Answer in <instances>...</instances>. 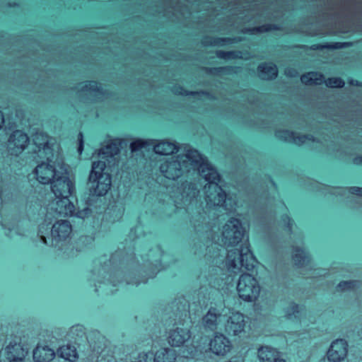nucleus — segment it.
Returning <instances> with one entry per match:
<instances>
[{
	"label": "nucleus",
	"instance_id": "27",
	"mask_svg": "<svg viewBox=\"0 0 362 362\" xmlns=\"http://www.w3.org/2000/svg\"><path fill=\"white\" fill-rule=\"evenodd\" d=\"M344 84V81L338 78H329L326 81V85L331 88L342 87Z\"/></svg>",
	"mask_w": 362,
	"mask_h": 362
},
{
	"label": "nucleus",
	"instance_id": "10",
	"mask_svg": "<svg viewBox=\"0 0 362 362\" xmlns=\"http://www.w3.org/2000/svg\"><path fill=\"white\" fill-rule=\"evenodd\" d=\"M232 349L230 339L223 334L216 333L209 343V350L218 356H226Z\"/></svg>",
	"mask_w": 362,
	"mask_h": 362
},
{
	"label": "nucleus",
	"instance_id": "23",
	"mask_svg": "<svg viewBox=\"0 0 362 362\" xmlns=\"http://www.w3.org/2000/svg\"><path fill=\"white\" fill-rule=\"evenodd\" d=\"M175 353L167 348L158 350L155 354L154 362H175Z\"/></svg>",
	"mask_w": 362,
	"mask_h": 362
},
{
	"label": "nucleus",
	"instance_id": "15",
	"mask_svg": "<svg viewBox=\"0 0 362 362\" xmlns=\"http://www.w3.org/2000/svg\"><path fill=\"white\" fill-rule=\"evenodd\" d=\"M196 167L198 168L200 174L209 182V184L217 183L216 181L219 180V175L216 170L202 156L199 162L194 163L192 168Z\"/></svg>",
	"mask_w": 362,
	"mask_h": 362
},
{
	"label": "nucleus",
	"instance_id": "5",
	"mask_svg": "<svg viewBox=\"0 0 362 362\" xmlns=\"http://www.w3.org/2000/svg\"><path fill=\"white\" fill-rule=\"evenodd\" d=\"M33 140L37 148L35 152L40 158L51 156L59 160V154H62V153L55 139L49 137L42 132H37L33 135Z\"/></svg>",
	"mask_w": 362,
	"mask_h": 362
},
{
	"label": "nucleus",
	"instance_id": "34",
	"mask_svg": "<svg viewBox=\"0 0 362 362\" xmlns=\"http://www.w3.org/2000/svg\"><path fill=\"white\" fill-rule=\"evenodd\" d=\"M354 163H356V164H362V157L355 158L354 159Z\"/></svg>",
	"mask_w": 362,
	"mask_h": 362
},
{
	"label": "nucleus",
	"instance_id": "7",
	"mask_svg": "<svg viewBox=\"0 0 362 362\" xmlns=\"http://www.w3.org/2000/svg\"><path fill=\"white\" fill-rule=\"evenodd\" d=\"M255 259L250 252L242 253L239 250H230L227 255L228 269L234 273L240 272L243 269L250 270L254 267Z\"/></svg>",
	"mask_w": 362,
	"mask_h": 362
},
{
	"label": "nucleus",
	"instance_id": "13",
	"mask_svg": "<svg viewBox=\"0 0 362 362\" xmlns=\"http://www.w3.org/2000/svg\"><path fill=\"white\" fill-rule=\"evenodd\" d=\"M206 194V202L209 206H222L226 195L217 183L208 184L204 187Z\"/></svg>",
	"mask_w": 362,
	"mask_h": 362
},
{
	"label": "nucleus",
	"instance_id": "3",
	"mask_svg": "<svg viewBox=\"0 0 362 362\" xmlns=\"http://www.w3.org/2000/svg\"><path fill=\"white\" fill-rule=\"evenodd\" d=\"M106 164L104 161L93 162L89 175V184L91 192L96 196L105 195L111 186V177L105 173Z\"/></svg>",
	"mask_w": 362,
	"mask_h": 362
},
{
	"label": "nucleus",
	"instance_id": "32",
	"mask_svg": "<svg viewBox=\"0 0 362 362\" xmlns=\"http://www.w3.org/2000/svg\"><path fill=\"white\" fill-rule=\"evenodd\" d=\"M4 124V117L3 113L0 111V129L2 128Z\"/></svg>",
	"mask_w": 362,
	"mask_h": 362
},
{
	"label": "nucleus",
	"instance_id": "26",
	"mask_svg": "<svg viewBox=\"0 0 362 362\" xmlns=\"http://www.w3.org/2000/svg\"><path fill=\"white\" fill-rule=\"evenodd\" d=\"M322 75L317 72H310L301 76V81L305 85L319 84L322 81Z\"/></svg>",
	"mask_w": 362,
	"mask_h": 362
},
{
	"label": "nucleus",
	"instance_id": "20",
	"mask_svg": "<svg viewBox=\"0 0 362 362\" xmlns=\"http://www.w3.org/2000/svg\"><path fill=\"white\" fill-rule=\"evenodd\" d=\"M71 232V225L66 221H62L56 223L52 230L53 235L59 238H66Z\"/></svg>",
	"mask_w": 362,
	"mask_h": 362
},
{
	"label": "nucleus",
	"instance_id": "31",
	"mask_svg": "<svg viewBox=\"0 0 362 362\" xmlns=\"http://www.w3.org/2000/svg\"><path fill=\"white\" fill-rule=\"evenodd\" d=\"M351 190L352 193L362 196V188L353 187Z\"/></svg>",
	"mask_w": 362,
	"mask_h": 362
},
{
	"label": "nucleus",
	"instance_id": "33",
	"mask_svg": "<svg viewBox=\"0 0 362 362\" xmlns=\"http://www.w3.org/2000/svg\"><path fill=\"white\" fill-rule=\"evenodd\" d=\"M330 47L332 48H334V49H337V48H341L343 47L342 44L341 43H336L333 45H331L329 46Z\"/></svg>",
	"mask_w": 362,
	"mask_h": 362
},
{
	"label": "nucleus",
	"instance_id": "25",
	"mask_svg": "<svg viewBox=\"0 0 362 362\" xmlns=\"http://www.w3.org/2000/svg\"><path fill=\"white\" fill-rule=\"evenodd\" d=\"M277 136L284 139L286 141H293L297 145H300L305 142L308 139L305 136H294L293 134L288 131H282L277 133Z\"/></svg>",
	"mask_w": 362,
	"mask_h": 362
},
{
	"label": "nucleus",
	"instance_id": "22",
	"mask_svg": "<svg viewBox=\"0 0 362 362\" xmlns=\"http://www.w3.org/2000/svg\"><path fill=\"white\" fill-rule=\"evenodd\" d=\"M259 76L264 80H270L277 76L276 66L273 64H265L259 66Z\"/></svg>",
	"mask_w": 362,
	"mask_h": 362
},
{
	"label": "nucleus",
	"instance_id": "1",
	"mask_svg": "<svg viewBox=\"0 0 362 362\" xmlns=\"http://www.w3.org/2000/svg\"><path fill=\"white\" fill-rule=\"evenodd\" d=\"M51 189L56 198L55 211L63 216H71L74 212V205L69 198L74 187L66 169H59L57 177L51 182Z\"/></svg>",
	"mask_w": 362,
	"mask_h": 362
},
{
	"label": "nucleus",
	"instance_id": "4",
	"mask_svg": "<svg viewBox=\"0 0 362 362\" xmlns=\"http://www.w3.org/2000/svg\"><path fill=\"white\" fill-rule=\"evenodd\" d=\"M47 162H42L35 169L37 180L42 184H51L57 177L59 169H66L64 165L63 158L59 154V160L51 156L44 157Z\"/></svg>",
	"mask_w": 362,
	"mask_h": 362
},
{
	"label": "nucleus",
	"instance_id": "2",
	"mask_svg": "<svg viewBox=\"0 0 362 362\" xmlns=\"http://www.w3.org/2000/svg\"><path fill=\"white\" fill-rule=\"evenodd\" d=\"M201 160V155L196 150H187L185 154L178 155L160 165L162 174L168 179L175 180L180 177L184 170L189 171L194 166V163Z\"/></svg>",
	"mask_w": 362,
	"mask_h": 362
},
{
	"label": "nucleus",
	"instance_id": "14",
	"mask_svg": "<svg viewBox=\"0 0 362 362\" xmlns=\"http://www.w3.org/2000/svg\"><path fill=\"white\" fill-rule=\"evenodd\" d=\"M348 345L344 340L339 339L334 341L327 353V358L331 362H340L347 355Z\"/></svg>",
	"mask_w": 362,
	"mask_h": 362
},
{
	"label": "nucleus",
	"instance_id": "6",
	"mask_svg": "<svg viewBox=\"0 0 362 362\" xmlns=\"http://www.w3.org/2000/svg\"><path fill=\"white\" fill-rule=\"evenodd\" d=\"M237 290L240 298L245 301L255 300L260 293V286L257 279L250 274H243L237 286Z\"/></svg>",
	"mask_w": 362,
	"mask_h": 362
},
{
	"label": "nucleus",
	"instance_id": "29",
	"mask_svg": "<svg viewBox=\"0 0 362 362\" xmlns=\"http://www.w3.org/2000/svg\"><path fill=\"white\" fill-rule=\"evenodd\" d=\"M351 282H344L339 284L338 287L341 290H345L346 288H351Z\"/></svg>",
	"mask_w": 362,
	"mask_h": 362
},
{
	"label": "nucleus",
	"instance_id": "16",
	"mask_svg": "<svg viewBox=\"0 0 362 362\" xmlns=\"http://www.w3.org/2000/svg\"><path fill=\"white\" fill-rule=\"evenodd\" d=\"M258 358L261 362H286L276 349L269 346L259 349Z\"/></svg>",
	"mask_w": 362,
	"mask_h": 362
},
{
	"label": "nucleus",
	"instance_id": "24",
	"mask_svg": "<svg viewBox=\"0 0 362 362\" xmlns=\"http://www.w3.org/2000/svg\"><path fill=\"white\" fill-rule=\"evenodd\" d=\"M219 315L216 309L211 308L202 318V323L204 327L214 328L216 326Z\"/></svg>",
	"mask_w": 362,
	"mask_h": 362
},
{
	"label": "nucleus",
	"instance_id": "8",
	"mask_svg": "<svg viewBox=\"0 0 362 362\" xmlns=\"http://www.w3.org/2000/svg\"><path fill=\"white\" fill-rule=\"evenodd\" d=\"M244 235V230L238 219L233 218L228 221L223 227L222 242L226 246H233L238 244Z\"/></svg>",
	"mask_w": 362,
	"mask_h": 362
},
{
	"label": "nucleus",
	"instance_id": "35",
	"mask_svg": "<svg viewBox=\"0 0 362 362\" xmlns=\"http://www.w3.org/2000/svg\"><path fill=\"white\" fill-rule=\"evenodd\" d=\"M42 240H43L44 243L46 242L45 238H42Z\"/></svg>",
	"mask_w": 362,
	"mask_h": 362
},
{
	"label": "nucleus",
	"instance_id": "30",
	"mask_svg": "<svg viewBox=\"0 0 362 362\" xmlns=\"http://www.w3.org/2000/svg\"><path fill=\"white\" fill-rule=\"evenodd\" d=\"M79 147H78V152L80 153H81L82 151H83V135L82 134H79Z\"/></svg>",
	"mask_w": 362,
	"mask_h": 362
},
{
	"label": "nucleus",
	"instance_id": "19",
	"mask_svg": "<svg viewBox=\"0 0 362 362\" xmlns=\"http://www.w3.org/2000/svg\"><path fill=\"white\" fill-rule=\"evenodd\" d=\"M178 147L175 143L168 141H160L153 146L156 153L170 155L177 151Z\"/></svg>",
	"mask_w": 362,
	"mask_h": 362
},
{
	"label": "nucleus",
	"instance_id": "17",
	"mask_svg": "<svg viewBox=\"0 0 362 362\" xmlns=\"http://www.w3.org/2000/svg\"><path fill=\"white\" fill-rule=\"evenodd\" d=\"M54 357V351L46 345H38L33 351V359L35 362H50Z\"/></svg>",
	"mask_w": 362,
	"mask_h": 362
},
{
	"label": "nucleus",
	"instance_id": "18",
	"mask_svg": "<svg viewBox=\"0 0 362 362\" xmlns=\"http://www.w3.org/2000/svg\"><path fill=\"white\" fill-rule=\"evenodd\" d=\"M6 351L9 362H25L24 358L28 353L27 350L19 344L8 346Z\"/></svg>",
	"mask_w": 362,
	"mask_h": 362
},
{
	"label": "nucleus",
	"instance_id": "12",
	"mask_svg": "<svg viewBox=\"0 0 362 362\" xmlns=\"http://www.w3.org/2000/svg\"><path fill=\"white\" fill-rule=\"evenodd\" d=\"M28 137L21 131L14 132L9 136L7 143V149L12 155H18L27 147Z\"/></svg>",
	"mask_w": 362,
	"mask_h": 362
},
{
	"label": "nucleus",
	"instance_id": "11",
	"mask_svg": "<svg viewBox=\"0 0 362 362\" xmlns=\"http://www.w3.org/2000/svg\"><path fill=\"white\" fill-rule=\"evenodd\" d=\"M191 337L192 332L188 327L176 326L168 331L167 341L171 346L180 347L185 345Z\"/></svg>",
	"mask_w": 362,
	"mask_h": 362
},
{
	"label": "nucleus",
	"instance_id": "9",
	"mask_svg": "<svg viewBox=\"0 0 362 362\" xmlns=\"http://www.w3.org/2000/svg\"><path fill=\"white\" fill-rule=\"evenodd\" d=\"M247 327V317L240 312H233L227 319L224 330L230 337H240L246 333Z\"/></svg>",
	"mask_w": 362,
	"mask_h": 362
},
{
	"label": "nucleus",
	"instance_id": "21",
	"mask_svg": "<svg viewBox=\"0 0 362 362\" xmlns=\"http://www.w3.org/2000/svg\"><path fill=\"white\" fill-rule=\"evenodd\" d=\"M57 352L61 358L71 362L76 361L78 358V354L75 346L69 344L62 346L58 349Z\"/></svg>",
	"mask_w": 362,
	"mask_h": 362
},
{
	"label": "nucleus",
	"instance_id": "28",
	"mask_svg": "<svg viewBox=\"0 0 362 362\" xmlns=\"http://www.w3.org/2000/svg\"><path fill=\"white\" fill-rule=\"evenodd\" d=\"M147 144L146 141L143 140H136L131 144V148L132 151H137Z\"/></svg>",
	"mask_w": 362,
	"mask_h": 362
}]
</instances>
